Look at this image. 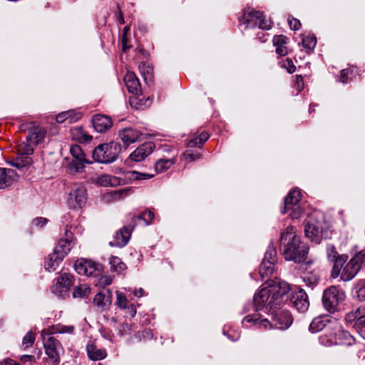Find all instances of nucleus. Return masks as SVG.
<instances>
[{
  "label": "nucleus",
  "instance_id": "69168bd1",
  "mask_svg": "<svg viewBox=\"0 0 365 365\" xmlns=\"http://www.w3.org/2000/svg\"><path fill=\"white\" fill-rule=\"evenodd\" d=\"M66 115H68L67 113H65V112H62L56 116V120L59 123H62L67 120Z\"/></svg>",
  "mask_w": 365,
  "mask_h": 365
},
{
  "label": "nucleus",
  "instance_id": "680f3d73",
  "mask_svg": "<svg viewBox=\"0 0 365 365\" xmlns=\"http://www.w3.org/2000/svg\"><path fill=\"white\" fill-rule=\"evenodd\" d=\"M295 87L298 91H302L304 88L303 78L301 76H296Z\"/></svg>",
  "mask_w": 365,
  "mask_h": 365
},
{
  "label": "nucleus",
  "instance_id": "864d4df0",
  "mask_svg": "<svg viewBox=\"0 0 365 365\" xmlns=\"http://www.w3.org/2000/svg\"><path fill=\"white\" fill-rule=\"evenodd\" d=\"M132 174H133V176L136 180L149 179V178H153L155 175V174L141 173H138L136 171H133L132 173Z\"/></svg>",
  "mask_w": 365,
  "mask_h": 365
},
{
  "label": "nucleus",
  "instance_id": "20e7f679",
  "mask_svg": "<svg viewBox=\"0 0 365 365\" xmlns=\"http://www.w3.org/2000/svg\"><path fill=\"white\" fill-rule=\"evenodd\" d=\"M76 272L86 277H98L103 272V266L91 259L81 258L75 263Z\"/></svg>",
  "mask_w": 365,
  "mask_h": 365
},
{
  "label": "nucleus",
  "instance_id": "4d7b16f0",
  "mask_svg": "<svg viewBox=\"0 0 365 365\" xmlns=\"http://www.w3.org/2000/svg\"><path fill=\"white\" fill-rule=\"evenodd\" d=\"M20 361L22 364H27L29 363L30 364H32L36 361V359L33 355H23Z\"/></svg>",
  "mask_w": 365,
  "mask_h": 365
},
{
  "label": "nucleus",
  "instance_id": "cd10ccee",
  "mask_svg": "<svg viewBox=\"0 0 365 365\" xmlns=\"http://www.w3.org/2000/svg\"><path fill=\"white\" fill-rule=\"evenodd\" d=\"M87 354L88 357L93 361L101 360L106 356V351L104 349L98 348L94 344L87 346Z\"/></svg>",
  "mask_w": 365,
  "mask_h": 365
},
{
  "label": "nucleus",
  "instance_id": "bf43d9fd",
  "mask_svg": "<svg viewBox=\"0 0 365 365\" xmlns=\"http://www.w3.org/2000/svg\"><path fill=\"white\" fill-rule=\"evenodd\" d=\"M83 133L81 128H75L71 130L72 137L73 139L78 141L81 135Z\"/></svg>",
  "mask_w": 365,
  "mask_h": 365
},
{
  "label": "nucleus",
  "instance_id": "f8f14e48",
  "mask_svg": "<svg viewBox=\"0 0 365 365\" xmlns=\"http://www.w3.org/2000/svg\"><path fill=\"white\" fill-rule=\"evenodd\" d=\"M155 145L153 142H146L138 147L129 156V159L135 162H140L149 156L155 150Z\"/></svg>",
  "mask_w": 365,
  "mask_h": 365
},
{
  "label": "nucleus",
  "instance_id": "423d86ee",
  "mask_svg": "<svg viewBox=\"0 0 365 365\" xmlns=\"http://www.w3.org/2000/svg\"><path fill=\"white\" fill-rule=\"evenodd\" d=\"M264 285H267L272 294L269 304H274V302L287 294L289 290V285L280 279H266Z\"/></svg>",
  "mask_w": 365,
  "mask_h": 365
},
{
  "label": "nucleus",
  "instance_id": "9b49d317",
  "mask_svg": "<svg viewBox=\"0 0 365 365\" xmlns=\"http://www.w3.org/2000/svg\"><path fill=\"white\" fill-rule=\"evenodd\" d=\"M322 227L318 220L311 219L304 227L305 235L312 241L319 243L322 238Z\"/></svg>",
  "mask_w": 365,
  "mask_h": 365
},
{
  "label": "nucleus",
  "instance_id": "c9c22d12",
  "mask_svg": "<svg viewBox=\"0 0 365 365\" xmlns=\"http://www.w3.org/2000/svg\"><path fill=\"white\" fill-rule=\"evenodd\" d=\"M139 71L145 81H151L153 77V68L147 63L142 62L139 65Z\"/></svg>",
  "mask_w": 365,
  "mask_h": 365
},
{
  "label": "nucleus",
  "instance_id": "39448f33",
  "mask_svg": "<svg viewBox=\"0 0 365 365\" xmlns=\"http://www.w3.org/2000/svg\"><path fill=\"white\" fill-rule=\"evenodd\" d=\"M365 263V254H356L344 266L341 274V278L344 281L351 280L358 273L363 264Z\"/></svg>",
  "mask_w": 365,
  "mask_h": 365
},
{
  "label": "nucleus",
  "instance_id": "0eeeda50",
  "mask_svg": "<svg viewBox=\"0 0 365 365\" xmlns=\"http://www.w3.org/2000/svg\"><path fill=\"white\" fill-rule=\"evenodd\" d=\"M275 257L274 251L266 252L264 258L259 268V273L262 280H265L267 278V279H270L269 277L274 273V263L276 262Z\"/></svg>",
  "mask_w": 365,
  "mask_h": 365
},
{
  "label": "nucleus",
  "instance_id": "f704fd0d",
  "mask_svg": "<svg viewBox=\"0 0 365 365\" xmlns=\"http://www.w3.org/2000/svg\"><path fill=\"white\" fill-rule=\"evenodd\" d=\"M175 163V158L173 157L170 159H160L158 160L155 165L156 173L163 172L169 169Z\"/></svg>",
  "mask_w": 365,
  "mask_h": 365
},
{
  "label": "nucleus",
  "instance_id": "49530a36",
  "mask_svg": "<svg viewBox=\"0 0 365 365\" xmlns=\"http://www.w3.org/2000/svg\"><path fill=\"white\" fill-rule=\"evenodd\" d=\"M255 25L258 26L259 28L262 29H270L272 27V25L269 21H267L265 20V19L263 17L262 14L261 13V16L259 18V19L257 20V21H255Z\"/></svg>",
  "mask_w": 365,
  "mask_h": 365
},
{
  "label": "nucleus",
  "instance_id": "393cba45",
  "mask_svg": "<svg viewBox=\"0 0 365 365\" xmlns=\"http://www.w3.org/2000/svg\"><path fill=\"white\" fill-rule=\"evenodd\" d=\"M133 228L129 227H124L123 229L119 230L115 235V242H111V244L115 245L118 247L125 246L131 235Z\"/></svg>",
  "mask_w": 365,
  "mask_h": 365
},
{
  "label": "nucleus",
  "instance_id": "603ef678",
  "mask_svg": "<svg viewBox=\"0 0 365 365\" xmlns=\"http://www.w3.org/2000/svg\"><path fill=\"white\" fill-rule=\"evenodd\" d=\"M283 67L285 68L289 73H293L296 70V66L290 58H287L285 60Z\"/></svg>",
  "mask_w": 365,
  "mask_h": 365
},
{
  "label": "nucleus",
  "instance_id": "052dcab7",
  "mask_svg": "<svg viewBox=\"0 0 365 365\" xmlns=\"http://www.w3.org/2000/svg\"><path fill=\"white\" fill-rule=\"evenodd\" d=\"M185 159L189 160L190 161H194L196 159H198L200 157V154L199 153H192L189 151H186L183 154Z\"/></svg>",
  "mask_w": 365,
  "mask_h": 365
},
{
  "label": "nucleus",
  "instance_id": "5fc2aeb1",
  "mask_svg": "<svg viewBox=\"0 0 365 365\" xmlns=\"http://www.w3.org/2000/svg\"><path fill=\"white\" fill-rule=\"evenodd\" d=\"M288 21L291 29L297 31L300 29L301 23L298 19L292 18L291 19H289Z\"/></svg>",
  "mask_w": 365,
  "mask_h": 365
},
{
  "label": "nucleus",
  "instance_id": "de8ad7c7",
  "mask_svg": "<svg viewBox=\"0 0 365 365\" xmlns=\"http://www.w3.org/2000/svg\"><path fill=\"white\" fill-rule=\"evenodd\" d=\"M35 334L32 331H29L24 337L22 344L25 347H29L33 345L35 341Z\"/></svg>",
  "mask_w": 365,
  "mask_h": 365
},
{
  "label": "nucleus",
  "instance_id": "a19ab883",
  "mask_svg": "<svg viewBox=\"0 0 365 365\" xmlns=\"http://www.w3.org/2000/svg\"><path fill=\"white\" fill-rule=\"evenodd\" d=\"M346 261V257L341 256L338 257L334 262L333 270H332V276L334 277H336L339 275L342 266L344 264Z\"/></svg>",
  "mask_w": 365,
  "mask_h": 365
},
{
  "label": "nucleus",
  "instance_id": "412c9836",
  "mask_svg": "<svg viewBox=\"0 0 365 365\" xmlns=\"http://www.w3.org/2000/svg\"><path fill=\"white\" fill-rule=\"evenodd\" d=\"M291 302L293 305L301 312L306 311L309 307L307 296L303 290H300L293 294L291 298Z\"/></svg>",
  "mask_w": 365,
  "mask_h": 365
},
{
  "label": "nucleus",
  "instance_id": "e433bc0d",
  "mask_svg": "<svg viewBox=\"0 0 365 365\" xmlns=\"http://www.w3.org/2000/svg\"><path fill=\"white\" fill-rule=\"evenodd\" d=\"M91 292L90 287L86 284H80L77 286L73 292V296L74 297H88Z\"/></svg>",
  "mask_w": 365,
  "mask_h": 365
},
{
  "label": "nucleus",
  "instance_id": "0e129e2a",
  "mask_svg": "<svg viewBox=\"0 0 365 365\" xmlns=\"http://www.w3.org/2000/svg\"><path fill=\"white\" fill-rule=\"evenodd\" d=\"M121 43L123 46V51L126 52L127 50L130 48V45L128 44V38L127 36H122Z\"/></svg>",
  "mask_w": 365,
  "mask_h": 365
},
{
  "label": "nucleus",
  "instance_id": "c85d7f7f",
  "mask_svg": "<svg viewBox=\"0 0 365 365\" xmlns=\"http://www.w3.org/2000/svg\"><path fill=\"white\" fill-rule=\"evenodd\" d=\"M117 305L121 309H128L130 315L133 317L136 314V309L135 306L130 303L126 297L121 293L117 292Z\"/></svg>",
  "mask_w": 365,
  "mask_h": 365
},
{
  "label": "nucleus",
  "instance_id": "ddd939ff",
  "mask_svg": "<svg viewBox=\"0 0 365 365\" xmlns=\"http://www.w3.org/2000/svg\"><path fill=\"white\" fill-rule=\"evenodd\" d=\"M46 354L53 362L59 361L58 351L61 347L60 342L53 336H49L43 343Z\"/></svg>",
  "mask_w": 365,
  "mask_h": 365
},
{
  "label": "nucleus",
  "instance_id": "1a4fd4ad",
  "mask_svg": "<svg viewBox=\"0 0 365 365\" xmlns=\"http://www.w3.org/2000/svg\"><path fill=\"white\" fill-rule=\"evenodd\" d=\"M86 190L82 185L75 187L69 194L68 204L73 208L82 207L86 202Z\"/></svg>",
  "mask_w": 365,
  "mask_h": 365
},
{
  "label": "nucleus",
  "instance_id": "7ed1b4c3",
  "mask_svg": "<svg viewBox=\"0 0 365 365\" xmlns=\"http://www.w3.org/2000/svg\"><path fill=\"white\" fill-rule=\"evenodd\" d=\"M301 197L299 190H291L285 198L283 212L288 213L289 216L292 219H298L302 213V210L299 205Z\"/></svg>",
  "mask_w": 365,
  "mask_h": 365
},
{
  "label": "nucleus",
  "instance_id": "37998d69",
  "mask_svg": "<svg viewBox=\"0 0 365 365\" xmlns=\"http://www.w3.org/2000/svg\"><path fill=\"white\" fill-rule=\"evenodd\" d=\"M113 180L115 179L112 178L110 175H103L100 177H98L96 179V183L101 186L107 187L108 185H113Z\"/></svg>",
  "mask_w": 365,
  "mask_h": 365
},
{
  "label": "nucleus",
  "instance_id": "a211bd4d",
  "mask_svg": "<svg viewBox=\"0 0 365 365\" xmlns=\"http://www.w3.org/2000/svg\"><path fill=\"white\" fill-rule=\"evenodd\" d=\"M124 82L128 91L133 95L140 93V84L136 75L132 71H128L124 77Z\"/></svg>",
  "mask_w": 365,
  "mask_h": 365
},
{
  "label": "nucleus",
  "instance_id": "473e14b6",
  "mask_svg": "<svg viewBox=\"0 0 365 365\" xmlns=\"http://www.w3.org/2000/svg\"><path fill=\"white\" fill-rule=\"evenodd\" d=\"M7 163L17 168H22L26 166H30L33 163V160L30 157L19 155L16 158L7 161Z\"/></svg>",
  "mask_w": 365,
  "mask_h": 365
},
{
  "label": "nucleus",
  "instance_id": "8fccbe9b",
  "mask_svg": "<svg viewBox=\"0 0 365 365\" xmlns=\"http://www.w3.org/2000/svg\"><path fill=\"white\" fill-rule=\"evenodd\" d=\"M324 326L325 324L320 319H316L313 320L312 322L311 323L310 328L313 331H319L324 329Z\"/></svg>",
  "mask_w": 365,
  "mask_h": 365
},
{
  "label": "nucleus",
  "instance_id": "a18cd8bd",
  "mask_svg": "<svg viewBox=\"0 0 365 365\" xmlns=\"http://www.w3.org/2000/svg\"><path fill=\"white\" fill-rule=\"evenodd\" d=\"M153 217H154L153 212L149 210V211H145L143 213H142L141 215H139L133 218V220H135V219L143 220L145 221V223L147 225H150L152 222Z\"/></svg>",
  "mask_w": 365,
  "mask_h": 365
},
{
  "label": "nucleus",
  "instance_id": "2eb2a0df",
  "mask_svg": "<svg viewBox=\"0 0 365 365\" xmlns=\"http://www.w3.org/2000/svg\"><path fill=\"white\" fill-rule=\"evenodd\" d=\"M70 152L74 158L71 165L76 172H81L84 168V163L86 162V155L81 148L78 145H73L71 147Z\"/></svg>",
  "mask_w": 365,
  "mask_h": 365
},
{
  "label": "nucleus",
  "instance_id": "bb28decb",
  "mask_svg": "<svg viewBox=\"0 0 365 365\" xmlns=\"http://www.w3.org/2000/svg\"><path fill=\"white\" fill-rule=\"evenodd\" d=\"M346 319L349 321H356V324L360 327H365V307H359L355 312L349 313Z\"/></svg>",
  "mask_w": 365,
  "mask_h": 365
},
{
  "label": "nucleus",
  "instance_id": "f257e3e1",
  "mask_svg": "<svg viewBox=\"0 0 365 365\" xmlns=\"http://www.w3.org/2000/svg\"><path fill=\"white\" fill-rule=\"evenodd\" d=\"M280 250L285 259L295 262H304L308 253L307 248L302 245L300 237L296 234L294 226H288L281 234Z\"/></svg>",
  "mask_w": 365,
  "mask_h": 365
},
{
  "label": "nucleus",
  "instance_id": "58836bf2",
  "mask_svg": "<svg viewBox=\"0 0 365 365\" xmlns=\"http://www.w3.org/2000/svg\"><path fill=\"white\" fill-rule=\"evenodd\" d=\"M110 263L113 271L121 272L126 269L125 264L118 257H112L110 259Z\"/></svg>",
  "mask_w": 365,
  "mask_h": 365
},
{
  "label": "nucleus",
  "instance_id": "aec40b11",
  "mask_svg": "<svg viewBox=\"0 0 365 365\" xmlns=\"http://www.w3.org/2000/svg\"><path fill=\"white\" fill-rule=\"evenodd\" d=\"M15 170L7 168H0V189L11 185L16 179Z\"/></svg>",
  "mask_w": 365,
  "mask_h": 365
},
{
  "label": "nucleus",
  "instance_id": "e2e57ef3",
  "mask_svg": "<svg viewBox=\"0 0 365 365\" xmlns=\"http://www.w3.org/2000/svg\"><path fill=\"white\" fill-rule=\"evenodd\" d=\"M350 74V71L348 69H344L341 71L340 75V81L343 83H345L348 81L349 76Z\"/></svg>",
  "mask_w": 365,
  "mask_h": 365
},
{
  "label": "nucleus",
  "instance_id": "72a5a7b5",
  "mask_svg": "<svg viewBox=\"0 0 365 365\" xmlns=\"http://www.w3.org/2000/svg\"><path fill=\"white\" fill-rule=\"evenodd\" d=\"M261 16V12L257 11H245L243 16L240 19V22L243 24L249 26L250 24L255 25V21H257Z\"/></svg>",
  "mask_w": 365,
  "mask_h": 365
},
{
  "label": "nucleus",
  "instance_id": "f3484780",
  "mask_svg": "<svg viewBox=\"0 0 365 365\" xmlns=\"http://www.w3.org/2000/svg\"><path fill=\"white\" fill-rule=\"evenodd\" d=\"M93 304L101 310H105L112 304V292L109 289L98 293L94 299Z\"/></svg>",
  "mask_w": 365,
  "mask_h": 365
},
{
  "label": "nucleus",
  "instance_id": "f03ea898",
  "mask_svg": "<svg viewBox=\"0 0 365 365\" xmlns=\"http://www.w3.org/2000/svg\"><path fill=\"white\" fill-rule=\"evenodd\" d=\"M121 149V145L117 142L101 144L94 149L93 157L96 161L99 163H111L118 156Z\"/></svg>",
  "mask_w": 365,
  "mask_h": 365
},
{
  "label": "nucleus",
  "instance_id": "b1692460",
  "mask_svg": "<svg viewBox=\"0 0 365 365\" xmlns=\"http://www.w3.org/2000/svg\"><path fill=\"white\" fill-rule=\"evenodd\" d=\"M244 323H253L259 328L264 329H272L274 327V322H269L267 319H262L257 314L246 316L243 319Z\"/></svg>",
  "mask_w": 365,
  "mask_h": 365
},
{
  "label": "nucleus",
  "instance_id": "7c9ffc66",
  "mask_svg": "<svg viewBox=\"0 0 365 365\" xmlns=\"http://www.w3.org/2000/svg\"><path fill=\"white\" fill-rule=\"evenodd\" d=\"M63 259L54 253L50 254L45 262V267L48 271H56Z\"/></svg>",
  "mask_w": 365,
  "mask_h": 365
},
{
  "label": "nucleus",
  "instance_id": "3c124183",
  "mask_svg": "<svg viewBox=\"0 0 365 365\" xmlns=\"http://www.w3.org/2000/svg\"><path fill=\"white\" fill-rule=\"evenodd\" d=\"M64 112L68 114V115H66V119L69 123H73L81 118L80 113H75L73 110H67Z\"/></svg>",
  "mask_w": 365,
  "mask_h": 365
},
{
  "label": "nucleus",
  "instance_id": "6e6552de",
  "mask_svg": "<svg viewBox=\"0 0 365 365\" xmlns=\"http://www.w3.org/2000/svg\"><path fill=\"white\" fill-rule=\"evenodd\" d=\"M339 292L336 287H330L327 289L323 294V304L329 312H334L339 302Z\"/></svg>",
  "mask_w": 365,
  "mask_h": 365
},
{
  "label": "nucleus",
  "instance_id": "338daca9",
  "mask_svg": "<svg viewBox=\"0 0 365 365\" xmlns=\"http://www.w3.org/2000/svg\"><path fill=\"white\" fill-rule=\"evenodd\" d=\"M93 139L92 136L83 133L82 135H81L80 139L78 140L79 142L82 143H88L90 142Z\"/></svg>",
  "mask_w": 365,
  "mask_h": 365
},
{
  "label": "nucleus",
  "instance_id": "79ce46f5",
  "mask_svg": "<svg viewBox=\"0 0 365 365\" xmlns=\"http://www.w3.org/2000/svg\"><path fill=\"white\" fill-rule=\"evenodd\" d=\"M27 142H23L17 146V153L20 155H31L34 153V149Z\"/></svg>",
  "mask_w": 365,
  "mask_h": 365
},
{
  "label": "nucleus",
  "instance_id": "4468645a",
  "mask_svg": "<svg viewBox=\"0 0 365 365\" xmlns=\"http://www.w3.org/2000/svg\"><path fill=\"white\" fill-rule=\"evenodd\" d=\"M272 321L275 328L287 329L292 323V317L287 310H277L273 316Z\"/></svg>",
  "mask_w": 365,
  "mask_h": 365
},
{
  "label": "nucleus",
  "instance_id": "09e8293b",
  "mask_svg": "<svg viewBox=\"0 0 365 365\" xmlns=\"http://www.w3.org/2000/svg\"><path fill=\"white\" fill-rule=\"evenodd\" d=\"M342 336L345 341H340L339 342V344L344 345L346 344L349 346H352L353 344H354L355 340L349 333L343 332Z\"/></svg>",
  "mask_w": 365,
  "mask_h": 365
},
{
  "label": "nucleus",
  "instance_id": "6e6d98bb",
  "mask_svg": "<svg viewBox=\"0 0 365 365\" xmlns=\"http://www.w3.org/2000/svg\"><path fill=\"white\" fill-rule=\"evenodd\" d=\"M113 282V278L109 276H103L101 275V277L98 280V283L101 286H106L110 284Z\"/></svg>",
  "mask_w": 365,
  "mask_h": 365
},
{
  "label": "nucleus",
  "instance_id": "dca6fc26",
  "mask_svg": "<svg viewBox=\"0 0 365 365\" xmlns=\"http://www.w3.org/2000/svg\"><path fill=\"white\" fill-rule=\"evenodd\" d=\"M93 124L96 131L102 133L112 127L113 120L108 115L97 114L93 117Z\"/></svg>",
  "mask_w": 365,
  "mask_h": 365
},
{
  "label": "nucleus",
  "instance_id": "9d476101",
  "mask_svg": "<svg viewBox=\"0 0 365 365\" xmlns=\"http://www.w3.org/2000/svg\"><path fill=\"white\" fill-rule=\"evenodd\" d=\"M74 278L68 273H63L56 279V284L52 287V292L58 295L66 293L73 285Z\"/></svg>",
  "mask_w": 365,
  "mask_h": 365
},
{
  "label": "nucleus",
  "instance_id": "13d9d810",
  "mask_svg": "<svg viewBox=\"0 0 365 365\" xmlns=\"http://www.w3.org/2000/svg\"><path fill=\"white\" fill-rule=\"evenodd\" d=\"M357 297L360 301H365V281L358 289Z\"/></svg>",
  "mask_w": 365,
  "mask_h": 365
},
{
  "label": "nucleus",
  "instance_id": "774afa93",
  "mask_svg": "<svg viewBox=\"0 0 365 365\" xmlns=\"http://www.w3.org/2000/svg\"><path fill=\"white\" fill-rule=\"evenodd\" d=\"M35 125V123L34 122H29V123H23L20 125V129L23 131H26V130H29V132L30 131V129L29 128H31L33 127L34 125Z\"/></svg>",
  "mask_w": 365,
  "mask_h": 365
},
{
  "label": "nucleus",
  "instance_id": "5701e85b",
  "mask_svg": "<svg viewBox=\"0 0 365 365\" xmlns=\"http://www.w3.org/2000/svg\"><path fill=\"white\" fill-rule=\"evenodd\" d=\"M287 41V37L284 35L274 36L272 39L273 45L276 47V53L280 56H284L288 53Z\"/></svg>",
  "mask_w": 365,
  "mask_h": 365
},
{
  "label": "nucleus",
  "instance_id": "c756f323",
  "mask_svg": "<svg viewBox=\"0 0 365 365\" xmlns=\"http://www.w3.org/2000/svg\"><path fill=\"white\" fill-rule=\"evenodd\" d=\"M70 250V241L68 240L61 239L53 252L63 259Z\"/></svg>",
  "mask_w": 365,
  "mask_h": 365
},
{
  "label": "nucleus",
  "instance_id": "4be33fe9",
  "mask_svg": "<svg viewBox=\"0 0 365 365\" xmlns=\"http://www.w3.org/2000/svg\"><path fill=\"white\" fill-rule=\"evenodd\" d=\"M29 133L26 137L27 141H30L35 145H38L43 140L46 134V130L45 129L36 125L29 128Z\"/></svg>",
  "mask_w": 365,
  "mask_h": 365
},
{
  "label": "nucleus",
  "instance_id": "4c0bfd02",
  "mask_svg": "<svg viewBox=\"0 0 365 365\" xmlns=\"http://www.w3.org/2000/svg\"><path fill=\"white\" fill-rule=\"evenodd\" d=\"M209 135L207 133H202L197 138L190 140L187 143V147L195 148L201 147L204 143L208 139Z\"/></svg>",
  "mask_w": 365,
  "mask_h": 365
},
{
  "label": "nucleus",
  "instance_id": "ea45409f",
  "mask_svg": "<svg viewBox=\"0 0 365 365\" xmlns=\"http://www.w3.org/2000/svg\"><path fill=\"white\" fill-rule=\"evenodd\" d=\"M317 44V38L314 36H308L302 38V46L307 49V53H310Z\"/></svg>",
  "mask_w": 365,
  "mask_h": 365
},
{
  "label": "nucleus",
  "instance_id": "2f4dec72",
  "mask_svg": "<svg viewBox=\"0 0 365 365\" xmlns=\"http://www.w3.org/2000/svg\"><path fill=\"white\" fill-rule=\"evenodd\" d=\"M129 103L131 107L134 108L135 109H140L143 106L146 107L150 105L149 97L145 99L140 93L130 97L129 99Z\"/></svg>",
  "mask_w": 365,
  "mask_h": 365
},
{
  "label": "nucleus",
  "instance_id": "a878e982",
  "mask_svg": "<svg viewBox=\"0 0 365 365\" xmlns=\"http://www.w3.org/2000/svg\"><path fill=\"white\" fill-rule=\"evenodd\" d=\"M263 287L255 294L254 302L257 308L262 307L271 299L272 294L267 285L263 284Z\"/></svg>",
  "mask_w": 365,
  "mask_h": 365
},
{
  "label": "nucleus",
  "instance_id": "6ab92c4d",
  "mask_svg": "<svg viewBox=\"0 0 365 365\" xmlns=\"http://www.w3.org/2000/svg\"><path fill=\"white\" fill-rule=\"evenodd\" d=\"M140 135V132L133 128H126L119 131V137L126 146L138 140Z\"/></svg>",
  "mask_w": 365,
  "mask_h": 365
},
{
  "label": "nucleus",
  "instance_id": "c03bdc74",
  "mask_svg": "<svg viewBox=\"0 0 365 365\" xmlns=\"http://www.w3.org/2000/svg\"><path fill=\"white\" fill-rule=\"evenodd\" d=\"M131 191L130 188L120 189L118 190L113 191L110 193V197L113 200H119L124 196L127 195L128 192Z\"/></svg>",
  "mask_w": 365,
  "mask_h": 365
}]
</instances>
